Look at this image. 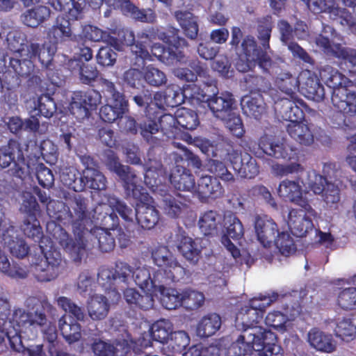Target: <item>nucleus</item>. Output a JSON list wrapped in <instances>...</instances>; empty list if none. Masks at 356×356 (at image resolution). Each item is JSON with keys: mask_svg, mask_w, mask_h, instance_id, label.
I'll return each instance as SVG.
<instances>
[{"mask_svg": "<svg viewBox=\"0 0 356 356\" xmlns=\"http://www.w3.org/2000/svg\"><path fill=\"white\" fill-rule=\"evenodd\" d=\"M138 202L136 204L135 212L132 209L120 202L114 196H109L106 203H102L97 206L95 212L99 215L105 211L106 216H104L103 221L105 225H113L116 222L117 211L120 216L126 221H132L136 217L138 222L145 229L153 228L159 221V212L152 205V198L146 193L145 190L140 185L130 191V194Z\"/></svg>", "mask_w": 356, "mask_h": 356, "instance_id": "f03ea898", "label": "nucleus"}, {"mask_svg": "<svg viewBox=\"0 0 356 356\" xmlns=\"http://www.w3.org/2000/svg\"><path fill=\"white\" fill-rule=\"evenodd\" d=\"M300 312L299 305L293 307V309L290 312L288 308L284 309V312L273 310L267 314L265 318V323L266 325L272 327L281 332H284L287 330L289 323L294 320Z\"/></svg>", "mask_w": 356, "mask_h": 356, "instance_id": "b1692460", "label": "nucleus"}, {"mask_svg": "<svg viewBox=\"0 0 356 356\" xmlns=\"http://www.w3.org/2000/svg\"><path fill=\"white\" fill-rule=\"evenodd\" d=\"M275 102V109L279 113L284 120L290 121V123L298 122L304 117L302 109L298 106L301 101L295 96V98L280 97L277 95H273Z\"/></svg>", "mask_w": 356, "mask_h": 356, "instance_id": "f3484780", "label": "nucleus"}, {"mask_svg": "<svg viewBox=\"0 0 356 356\" xmlns=\"http://www.w3.org/2000/svg\"><path fill=\"white\" fill-rule=\"evenodd\" d=\"M320 76L328 87L333 88V91L340 88H347L350 83L347 77L329 65L321 69Z\"/></svg>", "mask_w": 356, "mask_h": 356, "instance_id": "58836bf2", "label": "nucleus"}, {"mask_svg": "<svg viewBox=\"0 0 356 356\" xmlns=\"http://www.w3.org/2000/svg\"><path fill=\"white\" fill-rule=\"evenodd\" d=\"M222 120L226 128L235 136L240 138L244 134L243 124L242 120L237 113L236 108L227 115L225 119Z\"/></svg>", "mask_w": 356, "mask_h": 356, "instance_id": "0e129e2a", "label": "nucleus"}, {"mask_svg": "<svg viewBox=\"0 0 356 356\" xmlns=\"http://www.w3.org/2000/svg\"><path fill=\"white\" fill-rule=\"evenodd\" d=\"M145 183L154 192L161 197V207L164 213L171 217L177 218L182 213L185 204L181 202L180 197H175L168 193L165 186L161 184L160 177L165 174L159 161H150L145 165Z\"/></svg>", "mask_w": 356, "mask_h": 356, "instance_id": "7ed1b4c3", "label": "nucleus"}, {"mask_svg": "<svg viewBox=\"0 0 356 356\" xmlns=\"http://www.w3.org/2000/svg\"><path fill=\"white\" fill-rule=\"evenodd\" d=\"M173 332L172 323L167 319H161L151 327V335L154 341L161 343H168Z\"/></svg>", "mask_w": 356, "mask_h": 356, "instance_id": "09e8293b", "label": "nucleus"}, {"mask_svg": "<svg viewBox=\"0 0 356 356\" xmlns=\"http://www.w3.org/2000/svg\"><path fill=\"white\" fill-rule=\"evenodd\" d=\"M220 220V216L216 211H207L200 218V228L205 235L211 234L217 229Z\"/></svg>", "mask_w": 356, "mask_h": 356, "instance_id": "680f3d73", "label": "nucleus"}, {"mask_svg": "<svg viewBox=\"0 0 356 356\" xmlns=\"http://www.w3.org/2000/svg\"><path fill=\"white\" fill-rule=\"evenodd\" d=\"M104 163L106 168L110 171L116 173L123 181V186L127 194H130V191L140 185V179L136 173L130 167L122 165L120 162L118 156L113 151L106 152Z\"/></svg>", "mask_w": 356, "mask_h": 356, "instance_id": "f8f14e48", "label": "nucleus"}, {"mask_svg": "<svg viewBox=\"0 0 356 356\" xmlns=\"http://www.w3.org/2000/svg\"><path fill=\"white\" fill-rule=\"evenodd\" d=\"M241 106L245 115L254 118H258L265 111L263 97L258 93L243 97L241 100Z\"/></svg>", "mask_w": 356, "mask_h": 356, "instance_id": "4c0bfd02", "label": "nucleus"}, {"mask_svg": "<svg viewBox=\"0 0 356 356\" xmlns=\"http://www.w3.org/2000/svg\"><path fill=\"white\" fill-rule=\"evenodd\" d=\"M234 99L232 95L229 92L216 93L211 95L207 106L212 112L213 116L218 119H225L227 115L235 109Z\"/></svg>", "mask_w": 356, "mask_h": 356, "instance_id": "393cba45", "label": "nucleus"}, {"mask_svg": "<svg viewBox=\"0 0 356 356\" xmlns=\"http://www.w3.org/2000/svg\"><path fill=\"white\" fill-rule=\"evenodd\" d=\"M136 284L145 293H156V289L161 287V283L167 280L161 270H154L146 266H138L133 273Z\"/></svg>", "mask_w": 356, "mask_h": 356, "instance_id": "ddd939ff", "label": "nucleus"}, {"mask_svg": "<svg viewBox=\"0 0 356 356\" xmlns=\"http://www.w3.org/2000/svg\"><path fill=\"white\" fill-rule=\"evenodd\" d=\"M287 131L290 136L300 144L309 145L314 142L313 134L309 126L299 121L289 123Z\"/></svg>", "mask_w": 356, "mask_h": 356, "instance_id": "a19ab883", "label": "nucleus"}, {"mask_svg": "<svg viewBox=\"0 0 356 356\" xmlns=\"http://www.w3.org/2000/svg\"><path fill=\"white\" fill-rule=\"evenodd\" d=\"M224 227L227 237L234 240L241 238L244 234L243 226L240 220L232 213L227 212L224 216Z\"/></svg>", "mask_w": 356, "mask_h": 356, "instance_id": "6e6d98bb", "label": "nucleus"}, {"mask_svg": "<svg viewBox=\"0 0 356 356\" xmlns=\"http://www.w3.org/2000/svg\"><path fill=\"white\" fill-rule=\"evenodd\" d=\"M131 267L124 262H117L113 268L102 267L98 273V282L106 289L117 290L120 284H126L131 273Z\"/></svg>", "mask_w": 356, "mask_h": 356, "instance_id": "9b49d317", "label": "nucleus"}, {"mask_svg": "<svg viewBox=\"0 0 356 356\" xmlns=\"http://www.w3.org/2000/svg\"><path fill=\"white\" fill-rule=\"evenodd\" d=\"M51 14V10L49 7L39 5L24 10L20 15V21L28 27L37 28L47 21Z\"/></svg>", "mask_w": 356, "mask_h": 356, "instance_id": "473e14b6", "label": "nucleus"}, {"mask_svg": "<svg viewBox=\"0 0 356 356\" xmlns=\"http://www.w3.org/2000/svg\"><path fill=\"white\" fill-rule=\"evenodd\" d=\"M241 47L245 58L248 59V61L259 62L260 65L268 62V60L257 47L253 37L246 36L242 42Z\"/></svg>", "mask_w": 356, "mask_h": 356, "instance_id": "49530a36", "label": "nucleus"}, {"mask_svg": "<svg viewBox=\"0 0 356 356\" xmlns=\"http://www.w3.org/2000/svg\"><path fill=\"white\" fill-rule=\"evenodd\" d=\"M79 171L74 167H66L62 169L60 172V180L67 186L73 188L74 191H81L83 188L82 184L83 176L78 178Z\"/></svg>", "mask_w": 356, "mask_h": 356, "instance_id": "bf43d9fd", "label": "nucleus"}, {"mask_svg": "<svg viewBox=\"0 0 356 356\" xmlns=\"http://www.w3.org/2000/svg\"><path fill=\"white\" fill-rule=\"evenodd\" d=\"M64 268L61 254L57 251H49L44 258L33 266V271L38 281L49 282L56 278Z\"/></svg>", "mask_w": 356, "mask_h": 356, "instance_id": "6e6552de", "label": "nucleus"}, {"mask_svg": "<svg viewBox=\"0 0 356 356\" xmlns=\"http://www.w3.org/2000/svg\"><path fill=\"white\" fill-rule=\"evenodd\" d=\"M8 49L14 53L19 54L20 57L26 56V35L19 31H10L6 38Z\"/></svg>", "mask_w": 356, "mask_h": 356, "instance_id": "3c124183", "label": "nucleus"}, {"mask_svg": "<svg viewBox=\"0 0 356 356\" xmlns=\"http://www.w3.org/2000/svg\"><path fill=\"white\" fill-rule=\"evenodd\" d=\"M332 103L339 111L356 115V92L347 88H340L332 91Z\"/></svg>", "mask_w": 356, "mask_h": 356, "instance_id": "a878e982", "label": "nucleus"}, {"mask_svg": "<svg viewBox=\"0 0 356 356\" xmlns=\"http://www.w3.org/2000/svg\"><path fill=\"white\" fill-rule=\"evenodd\" d=\"M57 51V45L49 42L40 45L38 43L31 42L27 47L28 58L38 57L41 64L46 68L50 67L54 56Z\"/></svg>", "mask_w": 356, "mask_h": 356, "instance_id": "72a5a7b5", "label": "nucleus"}, {"mask_svg": "<svg viewBox=\"0 0 356 356\" xmlns=\"http://www.w3.org/2000/svg\"><path fill=\"white\" fill-rule=\"evenodd\" d=\"M164 284L161 283V287L156 289V293H152V297L160 295L161 304L167 309H175L181 307V291L175 289H166Z\"/></svg>", "mask_w": 356, "mask_h": 356, "instance_id": "79ce46f5", "label": "nucleus"}, {"mask_svg": "<svg viewBox=\"0 0 356 356\" xmlns=\"http://www.w3.org/2000/svg\"><path fill=\"white\" fill-rule=\"evenodd\" d=\"M300 206L302 207L300 209H290L286 220L292 234L302 237L313 229L312 221L318 218V213L308 202H304Z\"/></svg>", "mask_w": 356, "mask_h": 356, "instance_id": "423d86ee", "label": "nucleus"}, {"mask_svg": "<svg viewBox=\"0 0 356 356\" xmlns=\"http://www.w3.org/2000/svg\"><path fill=\"white\" fill-rule=\"evenodd\" d=\"M124 296L126 302L131 307L143 309H149L153 307L152 294L146 293L143 296L134 289H127L124 293Z\"/></svg>", "mask_w": 356, "mask_h": 356, "instance_id": "de8ad7c7", "label": "nucleus"}, {"mask_svg": "<svg viewBox=\"0 0 356 356\" xmlns=\"http://www.w3.org/2000/svg\"><path fill=\"white\" fill-rule=\"evenodd\" d=\"M275 85L285 97L295 98L298 90V76H293L288 72H281L276 77Z\"/></svg>", "mask_w": 356, "mask_h": 356, "instance_id": "ea45409f", "label": "nucleus"}, {"mask_svg": "<svg viewBox=\"0 0 356 356\" xmlns=\"http://www.w3.org/2000/svg\"><path fill=\"white\" fill-rule=\"evenodd\" d=\"M228 158L233 165L234 170L245 178L252 179L259 173V168L250 154L248 153H239L232 151L228 154Z\"/></svg>", "mask_w": 356, "mask_h": 356, "instance_id": "6ab92c4d", "label": "nucleus"}, {"mask_svg": "<svg viewBox=\"0 0 356 356\" xmlns=\"http://www.w3.org/2000/svg\"><path fill=\"white\" fill-rule=\"evenodd\" d=\"M277 193L280 197L298 205L303 204L304 202H307L309 200L307 197V192L302 189L299 181L283 180L279 185Z\"/></svg>", "mask_w": 356, "mask_h": 356, "instance_id": "bb28decb", "label": "nucleus"}, {"mask_svg": "<svg viewBox=\"0 0 356 356\" xmlns=\"http://www.w3.org/2000/svg\"><path fill=\"white\" fill-rule=\"evenodd\" d=\"M262 318L263 314L261 312L249 308L245 305L237 313L235 325L237 329L245 331L252 327H257L256 324L258 323Z\"/></svg>", "mask_w": 356, "mask_h": 356, "instance_id": "e433bc0d", "label": "nucleus"}, {"mask_svg": "<svg viewBox=\"0 0 356 356\" xmlns=\"http://www.w3.org/2000/svg\"><path fill=\"white\" fill-rule=\"evenodd\" d=\"M181 307L194 310L202 307L204 302L205 297L203 293L191 289H186L181 291Z\"/></svg>", "mask_w": 356, "mask_h": 356, "instance_id": "603ef678", "label": "nucleus"}, {"mask_svg": "<svg viewBox=\"0 0 356 356\" xmlns=\"http://www.w3.org/2000/svg\"><path fill=\"white\" fill-rule=\"evenodd\" d=\"M259 146L265 154L275 159L290 160L296 155V149L284 139L274 138L271 136L261 137Z\"/></svg>", "mask_w": 356, "mask_h": 356, "instance_id": "4468645a", "label": "nucleus"}, {"mask_svg": "<svg viewBox=\"0 0 356 356\" xmlns=\"http://www.w3.org/2000/svg\"><path fill=\"white\" fill-rule=\"evenodd\" d=\"M58 327L63 337L70 343L79 341L81 337V325L76 322H67L66 315L59 319Z\"/></svg>", "mask_w": 356, "mask_h": 356, "instance_id": "864d4df0", "label": "nucleus"}, {"mask_svg": "<svg viewBox=\"0 0 356 356\" xmlns=\"http://www.w3.org/2000/svg\"><path fill=\"white\" fill-rule=\"evenodd\" d=\"M309 8L314 13H326L331 19L356 32V22L353 17L346 9L340 8L334 0H312Z\"/></svg>", "mask_w": 356, "mask_h": 356, "instance_id": "0eeeda50", "label": "nucleus"}, {"mask_svg": "<svg viewBox=\"0 0 356 356\" xmlns=\"http://www.w3.org/2000/svg\"><path fill=\"white\" fill-rule=\"evenodd\" d=\"M170 181L173 186L179 191H191L195 188V182L193 176L188 170L177 165L172 170Z\"/></svg>", "mask_w": 356, "mask_h": 356, "instance_id": "c9c22d12", "label": "nucleus"}, {"mask_svg": "<svg viewBox=\"0 0 356 356\" xmlns=\"http://www.w3.org/2000/svg\"><path fill=\"white\" fill-rule=\"evenodd\" d=\"M48 3L56 11L67 13L70 19H78L87 3L95 9L102 4V0H48Z\"/></svg>", "mask_w": 356, "mask_h": 356, "instance_id": "dca6fc26", "label": "nucleus"}, {"mask_svg": "<svg viewBox=\"0 0 356 356\" xmlns=\"http://www.w3.org/2000/svg\"><path fill=\"white\" fill-rule=\"evenodd\" d=\"M221 319L216 314L204 316L197 326V334L200 337H208L214 334L220 327Z\"/></svg>", "mask_w": 356, "mask_h": 356, "instance_id": "c03bdc74", "label": "nucleus"}, {"mask_svg": "<svg viewBox=\"0 0 356 356\" xmlns=\"http://www.w3.org/2000/svg\"><path fill=\"white\" fill-rule=\"evenodd\" d=\"M305 93L308 98L321 101L325 96L323 86L314 72L309 70H302L298 75V88Z\"/></svg>", "mask_w": 356, "mask_h": 356, "instance_id": "a211bd4d", "label": "nucleus"}, {"mask_svg": "<svg viewBox=\"0 0 356 356\" xmlns=\"http://www.w3.org/2000/svg\"><path fill=\"white\" fill-rule=\"evenodd\" d=\"M102 100L101 94L94 90L76 92L73 94L69 110L78 120H83L90 115V110L95 109Z\"/></svg>", "mask_w": 356, "mask_h": 356, "instance_id": "1a4fd4ad", "label": "nucleus"}, {"mask_svg": "<svg viewBox=\"0 0 356 356\" xmlns=\"http://www.w3.org/2000/svg\"><path fill=\"white\" fill-rule=\"evenodd\" d=\"M190 343V337L184 331L172 332L170 338L165 348V354L173 356V354H181Z\"/></svg>", "mask_w": 356, "mask_h": 356, "instance_id": "37998d69", "label": "nucleus"}, {"mask_svg": "<svg viewBox=\"0 0 356 356\" xmlns=\"http://www.w3.org/2000/svg\"><path fill=\"white\" fill-rule=\"evenodd\" d=\"M58 307L65 312H68L77 321H83L85 318L83 309L72 302L70 298L65 296H60L56 299Z\"/></svg>", "mask_w": 356, "mask_h": 356, "instance_id": "69168bd1", "label": "nucleus"}, {"mask_svg": "<svg viewBox=\"0 0 356 356\" xmlns=\"http://www.w3.org/2000/svg\"><path fill=\"white\" fill-rule=\"evenodd\" d=\"M122 42L131 46V50L136 56L142 59H148L150 56L149 51L144 44L150 41L149 34L146 32H141L138 34L137 40L135 42L134 32L129 30L122 31L120 34Z\"/></svg>", "mask_w": 356, "mask_h": 356, "instance_id": "4be33fe9", "label": "nucleus"}, {"mask_svg": "<svg viewBox=\"0 0 356 356\" xmlns=\"http://www.w3.org/2000/svg\"><path fill=\"white\" fill-rule=\"evenodd\" d=\"M99 84L106 104L102 106L99 116L107 122H113L124 115L129 110V103L125 96L119 92L113 82L101 78Z\"/></svg>", "mask_w": 356, "mask_h": 356, "instance_id": "20e7f679", "label": "nucleus"}, {"mask_svg": "<svg viewBox=\"0 0 356 356\" xmlns=\"http://www.w3.org/2000/svg\"><path fill=\"white\" fill-rule=\"evenodd\" d=\"M26 305L29 308L28 312L22 309L13 312L12 318L16 325L26 329H40L45 326L48 321L42 309L51 308V304L47 300L40 302L35 298H29L26 300Z\"/></svg>", "mask_w": 356, "mask_h": 356, "instance_id": "39448f33", "label": "nucleus"}, {"mask_svg": "<svg viewBox=\"0 0 356 356\" xmlns=\"http://www.w3.org/2000/svg\"><path fill=\"white\" fill-rule=\"evenodd\" d=\"M195 193L200 199L206 200L220 197L223 189L217 178L205 175L202 176L198 180Z\"/></svg>", "mask_w": 356, "mask_h": 356, "instance_id": "7c9ffc66", "label": "nucleus"}, {"mask_svg": "<svg viewBox=\"0 0 356 356\" xmlns=\"http://www.w3.org/2000/svg\"><path fill=\"white\" fill-rule=\"evenodd\" d=\"M154 263L164 269L161 270L167 280L178 281L185 275V269L178 263L165 246L155 248L152 253Z\"/></svg>", "mask_w": 356, "mask_h": 356, "instance_id": "9d476101", "label": "nucleus"}, {"mask_svg": "<svg viewBox=\"0 0 356 356\" xmlns=\"http://www.w3.org/2000/svg\"><path fill=\"white\" fill-rule=\"evenodd\" d=\"M72 35L69 20L60 15L56 17L54 25L47 31V39L56 45L70 39Z\"/></svg>", "mask_w": 356, "mask_h": 356, "instance_id": "f704fd0d", "label": "nucleus"}, {"mask_svg": "<svg viewBox=\"0 0 356 356\" xmlns=\"http://www.w3.org/2000/svg\"><path fill=\"white\" fill-rule=\"evenodd\" d=\"M218 92V88L213 81L204 83L203 88L195 84L188 85L184 87V96L185 101L188 100L192 104L199 103H208L211 95Z\"/></svg>", "mask_w": 356, "mask_h": 356, "instance_id": "5701e85b", "label": "nucleus"}, {"mask_svg": "<svg viewBox=\"0 0 356 356\" xmlns=\"http://www.w3.org/2000/svg\"><path fill=\"white\" fill-rule=\"evenodd\" d=\"M22 152L19 144L14 140H10L6 145L0 148V165L2 168L8 167L11 163L15 164L22 159Z\"/></svg>", "mask_w": 356, "mask_h": 356, "instance_id": "a18cd8bd", "label": "nucleus"}, {"mask_svg": "<svg viewBox=\"0 0 356 356\" xmlns=\"http://www.w3.org/2000/svg\"><path fill=\"white\" fill-rule=\"evenodd\" d=\"M273 241L284 256L288 257L296 251L293 240L287 232L278 233Z\"/></svg>", "mask_w": 356, "mask_h": 356, "instance_id": "774afa93", "label": "nucleus"}, {"mask_svg": "<svg viewBox=\"0 0 356 356\" xmlns=\"http://www.w3.org/2000/svg\"><path fill=\"white\" fill-rule=\"evenodd\" d=\"M254 228L257 240L264 247L269 246L279 233L277 224L267 216H255Z\"/></svg>", "mask_w": 356, "mask_h": 356, "instance_id": "aec40b11", "label": "nucleus"}, {"mask_svg": "<svg viewBox=\"0 0 356 356\" xmlns=\"http://www.w3.org/2000/svg\"><path fill=\"white\" fill-rule=\"evenodd\" d=\"M176 246L183 257L193 264H196L201 254V249L197 241L186 236L182 230L176 234Z\"/></svg>", "mask_w": 356, "mask_h": 356, "instance_id": "cd10ccee", "label": "nucleus"}, {"mask_svg": "<svg viewBox=\"0 0 356 356\" xmlns=\"http://www.w3.org/2000/svg\"><path fill=\"white\" fill-rule=\"evenodd\" d=\"M18 239L17 229L0 211V240L8 247Z\"/></svg>", "mask_w": 356, "mask_h": 356, "instance_id": "13d9d810", "label": "nucleus"}, {"mask_svg": "<svg viewBox=\"0 0 356 356\" xmlns=\"http://www.w3.org/2000/svg\"><path fill=\"white\" fill-rule=\"evenodd\" d=\"M177 124L186 129H195L199 125L197 113L189 108L181 107L176 111Z\"/></svg>", "mask_w": 356, "mask_h": 356, "instance_id": "4d7b16f0", "label": "nucleus"}, {"mask_svg": "<svg viewBox=\"0 0 356 356\" xmlns=\"http://www.w3.org/2000/svg\"><path fill=\"white\" fill-rule=\"evenodd\" d=\"M259 330L252 327L243 331L242 334L232 344L227 350L228 356H245L250 354L252 350L261 348L258 342Z\"/></svg>", "mask_w": 356, "mask_h": 356, "instance_id": "2eb2a0df", "label": "nucleus"}, {"mask_svg": "<svg viewBox=\"0 0 356 356\" xmlns=\"http://www.w3.org/2000/svg\"><path fill=\"white\" fill-rule=\"evenodd\" d=\"M281 296L277 293L272 292L267 295L259 296L250 300L248 304L246 305L249 308L254 309L261 312H263L273 303L280 300Z\"/></svg>", "mask_w": 356, "mask_h": 356, "instance_id": "e2e57ef3", "label": "nucleus"}, {"mask_svg": "<svg viewBox=\"0 0 356 356\" xmlns=\"http://www.w3.org/2000/svg\"><path fill=\"white\" fill-rule=\"evenodd\" d=\"M110 307V301L102 294H91L86 301L87 312L92 321H101L106 318Z\"/></svg>", "mask_w": 356, "mask_h": 356, "instance_id": "c756f323", "label": "nucleus"}, {"mask_svg": "<svg viewBox=\"0 0 356 356\" xmlns=\"http://www.w3.org/2000/svg\"><path fill=\"white\" fill-rule=\"evenodd\" d=\"M307 341L316 350L327 353L334 351L337 347L332 334L318 328H312L308 332Z\"/></svg>", "mask_w": 356, "mask_h": 356, "instance_id": "2f4dec72", "label": "nucleus"}, {"mask_svg": "<svg viewBox=\"0 0 356 356\" xmlns=\"http://www.w3.org/2000/svg\"><path fill=\"white\" fill-rule=\"evenodd\" d=\"M175 16L186 35L191 39L195 38L198 33L196 17L190 12L181 10L175 12Z\"/></svg>", "mask_w": 356, "mask_h": 356, "instance_id": "8fccbe9b", "label": "nucleus"}, {"mask_svg": "<svg viewBox=\"0 0 356 356\" xmlns=\"http://www.w3.org/2000/svg\"><path fill=\"white\" fill-rule=\"evenodd\" d=\"M254 329L259 330L260 334H257L258 342L261 348L255 351L259 352V356H281L282 349L277 343V336L275 333L263 327H257Z\"/></svg>", "mask_w": 356, "mask_h": 356, "instance_id": "c85d7f7f", "label": "nucleus"}, {"mask_svg": "<svg viewBox=\"0 0 356 356\" xmlns=\"http://www.w3.org/2000/svg\"><path fill=\"white\" fill-rule=\"evenodd\" d=\"M150 41L147 44H144L147 50L155 57L160 60L166 62L168 64H175L176 63H186V58L183 51H181L178 47L172 46L165 49L163 46L159 43H154L150 45L152 42V35H149ZM149 58L147 60H150Z\"/></svg>", "mask_w": 356, "mask_h": 356, "instance_id": "412c9836", "label": "nucleus"}, {"mask_svg": "<svg viewBox=\"0 0 356 356\" xmlns=\"http://www.w3.org/2000/svg\"><path fill=\"white\" fill-rule=\"evenodd\" d=\"M84 185L96 190L106 188V179L104 175L97 168L95 170H83Z\"/></svg>", "mask_w": 356, "mask_h": 356, "instance_id": "052dcab7", "label": "nucleus"}, {"mask_svg": "<svg viewBox=\"0 0 356 356\" xmlns=\"http://www.w3.org/2000/svg\"><path fill=\"white\" fill-rule=\"evenodd\" d=\"M83 35L85 38L94 42L104 41L112 45L115 43L114 38L107 32L91 25H86L83 28Z\"/></svg>", "mask_w": 356, "mask_h": 356, "instance_id": "338daca9", "label": "nucleus"}, {"mask_svg": "<svg viewBox=\"0 0 356 356\" xmlns=\"http://www.w3.org/2000/svg\"><path fill=\"white\" fill-rule=\"evenodd\" d=\"M97 207L88 211L86 200L75 198L73 213H70L71 225L75 236V241L70 238L68 234L60 227L56 226L54 233L55 240L73 257L74 260L79 259V255L84 250L86 235L92 234L95 236L99 243V248L103 252H109L115 247L114 236L116 235L114 227L104 224V216H106L105 211L101 215L95 212Z\"/></svg>", "mask_w": 356, "mask_h": 356, "instance_id": "f257e3e1", "label": "nucleus"}, {"mask_svg": "<svg viewBox=\"0 0 356 356\" xmlns=\"http://www.w3.org/2000/svg\"><path fill=\"white\" fill-rule=\"evenodd\" d=\"M334 333L337 337L349 342L356 337V325L350 318H339L337 322Z\"/></svg>", "mask_w": 356, "mask_h": 356, "instance_id": "5fc2aeb1", "label": "nucleus"}]
</instances>
